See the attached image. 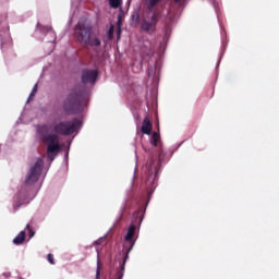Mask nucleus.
Segmentation results:
<instances>
[{"label":"nucleus","mask_w":279,"mask_h":279,"mask_svg":"<svg viewBox=\"0 0 279 279\" xmlns=\"http://www.w3.org/2000/svg\"><path fill=\"white\" fill-rule=\"evenodd\" d=\"M84 97H86V88L84 86L76 85L72 88L63 101V111L65 114H78V112H82Z\"/></svg>","instance_id":"obj_1"},{"label":"nucleus","mask_w":279,"mask_h":279,"mask_svg":"<svg viewBox=\"0 0 279 279\" xmlns=\"http://www.w3.org/2000/svg\"><path fill=\"white\" fill-rule=\"evenodd\" d=\"M37 134L43 143L47 145V156L53 161L60 151V137L58 134L49 133V125L44 124L37 128Z\"/></svg>","instance_id":"obj_2"},{"label":"nucleus","mask_w":279,"mask_h":279,"mask_svg":"<svg viewBox=\"0 0 279 279\" xmlns=\"http://www.w3.org/2000/svg\"><path fill=\"white\" fill-rule=\"evenodd\" d=\"M74 37L87 47H101V39L93 37V26L88 24L78 23L74 29Z\"/></svg>","instance_id":"obj_3"},{"label":"nucleus","mask_w":279,"mask_h":279,"mask_svg":"<svg viewBox=\"0 0 279 279\" xmlns=\"http://www.w3.org/2000/svg\"><path fill=\"white\" fill-rule=\"evenodd\" d=\"M82 125V121L74 119L71 121H61L52 125V130L57 136H71L75 134V130Z\"/></svg>","instance_id":"obj_4"},{"label":"nucleus","mask_w":279,"mask_h":279,"mask_svg":"<svg viewBox=\"0 0 279 279\" xmlns=\"http://www.w3.org/2000/svg\"><path fill=\"white\" fill-rule=\"evenodd\" d=\"M44 165H45V162L43 161V159H37V161L31 168L28 174L25 178L26 186H33V184H36V182H38V179L40 178V174L43 173Z\"/></svg>","instance_id":"obj_5"},{"label":"nucleus","mask_w":279,"mask_h":279,"mask_svg":"<svg viewBox=\"0 0 279 279\" xmlns=\"http://www.w3.org/2000/svg\"><path fill=\"white\" fill-rule=\"evenodd\" d=\"M99 72L97 70H83L82 71V82L83 84H95Z\"/></svg>","instance_id":"obj_6"},{"label":"nucleus","mask_w":279,"mask_h":279,"mask_svg":"<svg viewBox=\"0 0 279 279\" xmlns=\"http://www.w3.org/2000/svg\"><path fill=\"white\" fill-rule=\"evenodd\" d=\"M150 21L151 22H147V20H144L142 22V29L144 32H151V28L156 27L158 23V15L156 14V12H154L153 15L150 16Z\"/></svg>","instance_id":"obj_7"},{"label":"nucleus","mask_w":279,"mask_h":279,"mask_svg":"<svg viewBox=\"0 0 279 279\" xmlns=\"http://www.w3.org/2000/svg\"><path fill=\"white\" fill-rule=\"evenodd\" d=\"M141 130L147 136L151 134V130H154V124L151 123V120H149V117H145Z\"/></svg>","instance_id":"obj_8"},{"label":"nucleus","mask_w":279,"mask_h":279,"mask_svg":"<svg viewBox=\"0 0 279 279\" xmlns=\"http://www.w3.org/2000/svg\"><path fill=\"white\" fill-rule=\"evenodd\" d=\"M146 168L148 169V177L154 175L155 171V178L158 174V166H156V158L150 157L149 162L146 163Z\"/></svg>","instance_id":"obj_9"},{"label":"nucleus","mask_w":279,"mask_h":279,"mask_svg":"<svg viewBox=\"0 0 279 279\" xmlns=\"http://www.w3.org/2000/svg\"><path fill=\"white\" fill-rule=\"evenodd\" d=\"M158 131L160 132V126H158ZM159 132H153L150 136V145L153 147H158L160 145V133Z\"/></svg>","instance_id":"obj_10"},{"label":"nucleus","mask_w":279,"mask_h":279,"mask_svg":"<svg viewBox=\"0 0 279 279\" xmlns=\"http://www.w3.org/2000/svg\"><path fill=\"white\" fill-rule=\"evenodd\" d=\"M14 245H23L25 243V231H21L13 240Z\"/></svg>","instance_id":"obj_11"},{"label":"nucleus","mask_w":279,"mask_h":279,"mask_svg":"<svg viewBox=\"0 0 279 279\" xmlns=\"http://www.w3.org/2000/svg\"><path fill=\"white\" fill-rule=\"evenodd\" d=\"M37 27L39 29V32H41V34H56L53 33V27L51 26H45V25H41V24H37Z\"/></svg>","instance_id":"obj_12"},{"label":"nucleus","mask_w":279,"mask_h":279,"mask_svg":"<svg viewBox=\"0 0 279 279\" xmlns=\"http://www.w3.org/2000/svg\"><path fill=\"white\" fill-rule=\"evenodd\" d=\"M8 47H12V38L10 35H7V38L1 41V49H8Z\"/></svg>","instance_id":"obj_13"},{"label":"nucleus","mask_w":279,"mask_h":279,"mask_svg":"<svg viewBox=\"0 0 279 279\" xmlns=\"http://www.w3.org/2000/svg\"><path fill=\"white\" fill-rule=\"evenodd\" d=\"M143 215H145V209L141 208V209H138L137 211H135L133 214V217H134L135 221H136V219H138V222L142 223L143 222Z\"/></svg>","instance_id":"obj_14"},{"label":"nucleus","mask_w":279,"mask_h":279,"mask_svg":"<svg viewBox=\"0 0 279 279\" xmlns=\"http://www.w3.org/2000/svg\"><path fill=\"white\" fill-rule=\"evenodd\" d=\"M110 8H113V10H117L118 8H121V3H123L122 0H108Z\"/></svg>","instance_id":"obj_15"},{"label":"nucleus","mask_w":279,"mask_h":279,"mask_svg":"<svg viewBox=\"0 0 279 279\" xmlns=\"http://www.w3.org/2000/svg\"><path fill=\"white\" fill-rule=\"evenodd\" d=\"M162 0H148V10H154L155 5H158Z\"/></svg>","instance_id":"obj_16"},{"label":"nucleus","mask_w":279,"mask_h":279,"mask_svg":"<svg viewBox=\"0 0 279 279\" xmlns=\"http://www.w3.org/2000/svg\"><path fill=\"white\" fill-rule=\"evenodd\" d=\"M36 93H38V84H35V86L33 87V90H32V93L29 95L28 101H31V99L33 97H36Z\"/></svg>","instance_id":"obj_17"},{"label":"nucleus","mask_w":279,"mask_h":279,"mask_svg":"<svg viewBox=\"0 0 279 279\" xmlns=\"http://www.w3.org/2000/svg\"><path fill=\"white\" fill-rule=\"evenodd\" d=\"M99 276H101V262H97V270H96V278L99 279Z\"/></svg>","instance_id":"obj_18"},{"label":"nucleus","mask_w":279,"mask_h":279,"mask_svg":"<svg viewBox=\"0 0 279 279\" xmlns=\"http://www.w3.org/2000/svg\"><path fill=\"white\" fill-rule=\"evenodd\" d=\"M26 230H28L29 239H33V236L36 234L34 232V229H32L31 225H26Z\"/></svg>","instance_id":"obj_19"},{"label":"nucleus","mask_w":279,"mask_h":279,"mask_svg":"<svg viewBox=\"0 0 279 279\" xmlns=\"http://www.w3.org/2000/svg\"><path fill=\"white\" fill-rule=\"evenodd\" d=\"M108 36H109V39L112 40L113 36H114V27H110L109 28V32H108Z\"/></svg>","instance_id":"obj_20"},{"label":"nucleus","mask_w":279,"mask_h":279,"mask_svg":"<svg viewBox=\"0 0 279 279\" xmlns=\"http://www.w3.org/2000/svg\"><path fill=\"white\" fill-rule=\"evenodd\" d=\"M48 262L50 263V265H56V262L53 260V254H48Z\"/></svg>","instance_id":"obj_21"},{"label":"nucleus","mask_w":279,"mask_h":279,"mask_svg":"<svg viewBox=\"0 0 279 279\" xmlns=\"http://www.w3.org/2000/svg\"><path fill=\"white\" fill-rule=\"evenodd\" d=\"M104 241V239H99V240H97L96 242H94L95 243V245H101V242Z\"/></svg>","instance_id":"obj_22"},{"label":"nucleus","mask_w":279,"mask_h":279,"mask_svg":"<svg viewBox=\"0 0 279 279\" xmlns=\"http://www.w3.org/2000/svg\"><path fill=\"white\" fill-rule=\"evenodd\" d=\"M182 0H174V3H181Z\"/></svg>","instance_id":"obj_23"}]
</instances>
